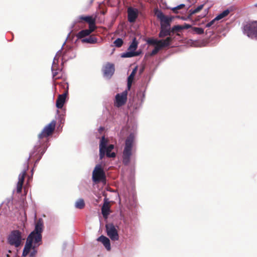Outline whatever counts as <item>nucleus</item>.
<instances>
[{
	"label": "nucleus",
	"mask_w": 257,
	"mask_h": 257,
	"mask_svg": "<svg viewBox=\"0 0 257 257\" xmlns=\"http://www.w3.org/2000/svg\"><path fill=\"white\" fill-rule=\"evenodd\" d=\"M193 30L197 34H202L204 33V30L201 28L194 27Z\"/></svg>",
	"instance_id": "obj_29"
},
{
	"label": "nucleus",
	"mask_w": 257,
	"mask_h": 257,
	"mask_svg": "<svg viewBox=\"0 0 257 257\" xmlns=\"http://www.w3.org/2000/svg\"><path fill=\"white\" fill-rule=\"evenodd\" d=\"M243 32L249 38L257 39V21L246 24L243 27Z\"/></svg>",
	"instance_id": "obj_6"
},
{
	"label": "nucleus",
	"mask_w": 257,
	"mask_h": 257,
	"mask_svg": "<svg viewBox=\"0 0 257 257\" xmlns=\"http://www.w3.org/2000/svg\"><path fill=\"white\" fill-rule=\"evenodd\" d=\"M66 97V94L64 93L58 96L56 100V105L58 108H61L65 102Z\"/></svg>",
	"instance_id": "obj_20"
},
{
	"label": "nucleus",
	"mask_w": 257,
	"mask_h": 257,
	"mask_svg": "<svg viewBox=\"0 0 257 257\" xmlns=\"http://www.w3.org/2000/svg\"><path fill=\"white\" fill-rule=\"evenodd\" d=\"M102 214L104 218H107L110 213V205L108 199L105 198L104 199V203L101 208Z\"/></svg>",
	"instance_id": "obj_16"
},
{
	"label": "nucleus",
	"mask_w": 257,
	"mask_h": 257,
	"mask_svg": "<svg viewBox=\"0 0 257 257\" xmlns=\"http://www.w3.org/2000/svg\"><path fill=\"white\" fill-rule=\"evenodd\" d=\"M137 67H136L135 68H134V69H133V70L132 71V73H132V74H133L135 75V74H136V72H137Z\"/></svg>",
	"instance_id": "obj_34"
},
{
	"label": "nucleus",
	"mask_w": 257,
	"mask_h": 257,
	"mask_svg": "<svg viewBox=\"0 0 257 257\" xmlns=\"http://www.w3.org/2000/svg\"><path fill=\"white\" fill-rule=\"evenodd\" d=\"M123 43V41L122 39L120 38H117L116 40H115L114 42V44L115 46L117 47H120Z\"/></svg>",
	"instance_id": "obj_28"
},
{
	"label": "nucleus",
	"mask_w": 257,
	"mask_h": 257,
	"mask_svg": "<svg viewBox=\"0 0 257 257\" xmlns=\"http://www.w3.org/2000/svg\"><path fill=\"white\" fill-rule=\"evenodd\" d=\"M81 20H83L89 24V27L96 28L95 26V18L90 16H80L78 17L75 23H79Z\"/></svg>",
	"instance_id": "obj_13"
},
{
	"label": "nucleus",
	"mask_w": 257,
	"mask_h": 257,
	"mask_svg": "<svg viewBox=\"0 0 257 257\" xmlns=\"http://www.w3.org/2000/svg\"><path fill=\"white\" fill-rule=\"evenodd\" d=\"M97 240L101 242L107 250H110L111 246L108 238L103 235H101L97 239Z\"/></svg>",
	"instance_id": "obj_19"
},
{
	"label": "nucleus",
	"mask_w": 257,
	"mask_h": 257,
	"mask_svg": "<svg viewBox=\"0 0 257 257\" xmlns=\"http://www.w3.org/2000/svg\"><path fill=\"white\" fill-rule=\"evenodd\" d=\"M161 31L159 34V37L160 38H163L165 36L170 35V27H161Z\"/></svg>",
	"instance_id": "obj_22"
},
{
	"label": "nucleus",
	"mask_w": 257,
	"mask_h": 257,
	"mask_svg": "<svg viewBox=\"0 0 257 257\" xmlns=\"http://www.w3.org/2000/svg\"><path fill=\"white\" fill-rule=\"evenodd\" d=\"M104 76L107 78H110L114 72L113 64L108 63L106 64L103 69Z\"/></svg>",
	"instance_id": "obj_14"
},
{
	"label": "nucleus",
	"mask_w": 257,
	"mask_h": 257,
	"mask_svg": "<svg viewBox=\"0 0 257 257\" xmlns=\"http://www.w3.org/2000/svg\"><path fill=\"white\" fill-rule=\"evenodd\" d=\"M61 50H59L57 52L55 57H54L53 59V62L52 64V71L53 72V77H55L56 76L57 74V72H54V68L56 67V65L57 64L58 61V58L61 55Z\"/></svg>",
	"instance_id": "obj_21"
},
{
	"label": "nucleus",
	"mask_w": 257,
	"mask_h": 257,
	"mask_svg": "<svg viewBox=\"0 0 257 257\" xmlns=\"http://www.w3.org/2000/svg\"><path fill=\"white\" fill-rule=\"evenodd\" d=\"M107 235L112 240L116 241L119 238L117 230L112 223L106 224L105 225Z\"/></svg>",
	"instance_id": "obj_10"
},
{
	"label": "nucleus",
	"mask_w": 257,
	"mask_h": 257,
	"mask_svg": "<svg viewBox=\"0 0 257 257\" xmlns=\"http://www.w3.org/2000/svg\"><path fill=\"white\" fill-rule=\"evenodd\" d=\"M216 21H217V20H215V18H214L213 20H212L211 21H210V22L208 23L206 25V27H207V28H209V27H210L212 26L213 25L214 23Z\"/></svg>",
	"instance_id": "obj_32"
},
{
	"label": "nucleus",
	"mask_w": 257,
	"mask_h": 257,
	"mask_svg": "<svg viewBox=\"0 0 257 257\" xmlns=\"http://www.w3.org/2000/svg\"><path fill=\"white\" fill-rule=\"evenodd\" d=\"M108 141L103 136L101 138L99 144V156L100 159H102L105 154L107 157L114 158L115 157V153H111V151L114 149L113 145L107 146Z\"/></svg>",
	"instance_id": "obj_4"
},
{
	"label": "nucleus",
	"mask_w": 257,
	"mask_h": 257,
	"mask_svg": "<svg viewBox=\"0 0 257 257\" xmlns=\"http://www.w3.org/2000/svg\"><path fill=\"white\" fill-rule=\"evenodd\" d=\"M137 133L134 131L126 137L122 152V161L123 164L127 165L130 161L133 154V148L135 144Z\"/></svg>",
	"instance_id": "obj_2"
},
{
	"label": "nucleus",
	"mask_w": 257,
	"mask_h": 257,
	"mask_svg": "<svg viewBox=\"0 0 257 257\" xmlns=\"http://www.w3.org/2000/svg\"><path fill=\"white\" fill-rule=\"evenodd\" d=\"M184 6V4H181V5H180L178 6H177L176 7H175L172 10L174 12H175L176 13V11L177 10H179V9H180L181 8H182Z\"/></svg>",
	"instance_id": "obj_31"
},
{
	"label": "nucleus",
	"mask_w": 257,
	"mask_h": 257,
	"mask_svg": "<svg viewBox=\"0 0 257 257\" xmlns=\"http://www.w3.org/2000/svg\"><path fill=\"white\" fill-rule=\"evenodd\" d=\"M127 13L128 21L131 23L135 22L138 17V10L132 8H128L127 9Z\"/></svg>",
	"instance_id": "obj_17"
},
{
	"label": "nucleus",
	"mask_w": 257,
	"mask_h": 257,
	"mask_svg": "<svg viewBox=\"0 0 257 257\" xmlns=\"http://www.w3.org/2000/svg\"><path fill=\"white\" fill-rule=\"evenodd\" d=\"M104 173L100 165H97L92 173V180L94 182H98L104 179Z\"/></svg>",
	"instance_id": "obj_11"
},
{
	"label": "nucleus",
	"mask_w": 257,
	"mask_h": 257,
	"mask_svg": "<svg viewBox=\"0 0 257 257\" xmlns=\"http://www.w3.org/2000/svg\"><path fill=\"white\" fill-rule=\"evenodd\" d=\"M85 206V203L83 199H79L77 200L75 203V207L76 208L82 209Z\"/></svg>",
	"instance_id": "obj_25"
},
{
	"label": "nucleus",
	"mask_w": 257,
	"mask_h": 257,
	"mask_svg": "<svg viewBox=\"0 0 257 257\" xmlns=\"http://www.w3.org/2000/svg\"><path fill=\"white\" fill-rule=\"evenodd\" d=\"M43 229V221L42 219H39L35 224V229L28 236L24 248L23 250L22 255L26 256L29 254L30 257H35L37 253V247L39 246L42 242L41 233Z\"/></svg>",
	"instance_id": "obj_1"
},
{
	"label": "nucleus",
	"mask_w": 257,
	"mask_h": 257,
	"mask_svg": "<svg viewBox=\"0 0 257 257\" xmlns=\"http://www.w3.org/2000/svg\"><path fill=\"white\" fill-rule=\"evenodd\" d=\"M182 29H187L191 28V25L187 24H185L184 25L182 26Z\"/></svg>",
	"instance_id": "obj_33"
},
{
	"label": "nucleus",
	"mask_w": 257,
	"mask_h": 257,
	"mask_svg": "<svg viewBox=\"0 0 257 257\" xmlns=\"http://www.w3.org/2000/svg\"><path fill=\"white\" fill-rule=\"evenodd\" d=\"M28 168V166H27L26 169L23 171L19 175L18 182L17 185V191L18 193H20L22 191L25 176Z\"/></svg>",
	"instance_id": "obj_15"
},
{
	"label": "nucleus",
	"mask_w": 257,
	"mask_h": 257,
	"mask_svg": "<svg viewBox=\"0 0 257 257\" xmlns=\"http://www.w3.org/2000/svg\"><path fill=\"white\" fill-rule=\"evenodd\" d=\"M96 28L89 27L88 30H83L80 31L76 35L78 39H82L86 36H89L93 32Z\"/></svg>",
	"instance_id": "obj_18"
},
{
	"label": "nucleus",
	"mask_w": 257,
	"mask_h": 257,
	"mask_svg": "<svg viewBox=\"0 0 257 257\" xmlns=\"http://www.w3.org/2000/svg\"><path fill=\"white\" fill-rule=\"evenodd\" d=\"M56 121L52 120L50 123L45 126L41 134L39 135V138H47L52 134L55 130Z\"/></svg>",
	"instance_id": "obj_9"
},
{
	"label": "nucleus",
	"mask_w": 257,
	"mask_h": 257,
	"mask_svg": "<svg viewBox=\"0 0 257 257\" xmlns=\"http://www.w3.org/2000/svg\"><path fill=\"white\" fill-rule=\"evenodd\" d=\"M155 14L161 22V27H170V23L173 20L172 17L165 16L163 13L159 10H155Z\"/></svg>",
	"instance_id": "obj_8"
},
{
	"label": "nucleus",
	"mask_w": 257,
	"mask_h": 257,
	"mask_svg": "<svg viewBox=\"0 0 257 257\" xmlns=\"http://www.w3.org/2000/svg\"><path fill=\"white\" fill-rule=\"evenodd\" d=\"M103 129V128L102 127H100V128H99L100 131H102Z\"/></svg>",
	"instance_id": "obj_36"
},
{
	"label": "nucleus",
	"mask_w": 257,
	"mask_h": 257,
	"mask_svg": "<svg viewBox=\"0 0 257 257\" xmlns=\"http://www.w3.org/2000/svg\"><path fill=\"white\" fill-rule=\"evenodd\" d=\"M97 38L91 36L81 40V42L83 43H87L89 44H95L97 42Z\"/></svg>",
	"instance_id": "obj_23"
},
{
	"label": "nucleus",
	"mask_w": 257,
	"mask_h": 257,
	"mask_svg": "<svg viewBox=\"0 0 257 257\" xmlns=\"http://www.w3.org/2000/svg\"><path fill=\"white\" fill-rule=\"evenodd\" d=\"M182 29V26L176 25L172 28V31H177Z\"/></svg>",
	"instance_id": "obj_30"
},
{
	"label": "nucleus",
	"mask_w": 257,
	"mask_h": 257,
	"mask_svg": "<svg viewBox=\"0 0 257 257\" xmlns=\"http://www.w3.org/2000/svg\"><path fill=\"white\" fill-rule=\"evenodd\" d=\"M138 42L137 41L136 38H135L128 47L127 51L122 53L121 57L122 58H131L139 55L140 53L136 51L138 47Z\"/></svg>",
	"instance_id": "obj_7"
},
{
	"label": "nucleus",
	"mask_w": 257,
	"mask_h": 257,
	"mask_svg": "<svg viewBox=\"0 0 257 257\" xmlns=\"http://www.w3.org/2000/svg\"><path fill=\"white\" fill-rule=\"evenodd\" d=\"M127 91L125 90L122 93L116 95L114 100V105L120 107L125 104L127 99Z\"/></svg>",
	"instance_id": "obj_12"
},
{
	"label": "nucleus",
	"mask_w": 257,
	"mask_h": 257,
	"mask_svg": "<svg viewBox=\"0 0 257 257\" xmlns=\"http://www.w3.org/2000/svg\"><path fill=\"white\" fill-rule=\"evenodd\" d=\"M256 6H257V4L256 5Z\"/></svg>",
	"instance_id": "obj_37"
},
{
	"label": "nucleus",
	"mask_w": 257,
	"mask_h": 257,
	"mask_svg": "<svg viewBox=\"0 0 257 257\" xmlns=\"http://www.w3.org/2000/svg\"><path fill=\"white\" fill-rule=\"evenodd\" d=\"M24 238L22 235V232L19 230H14L11 232L8 237V241L11 245L16 247H19Z\"/></svg>",
	"instance_id": "obj_5"
},
{
	"label": "nucleus",
	"mask_w": 257,
	"mask_h": 257,
	"mask_svg": "<svg viewBox=\"0 0 257 257\" xmlns=\"http://www.w3.org/2000/svg\"><path fill=\"white\" fill-rule=\"evenodd\" d=\"M229 13V11L227 9L219 14L218 15H217L215 18V20H216L217 21L220 20L222 19V18H224L225 17L227 16Z\"/></svg>",
	"instance_id": "obj_24"
},
{
	"label": "nucleus",
	"mask_w": 257,
	"mask_h": 257,
	"mask_svg": "<svg viewBox=\"0 0 257 257\" xmlns=\"http://www.w3.org/2000/svg\"><path fill=\"white\" fill-rule=\"evenodd\" d=\"M142 100H141V103H142L143 101V98L145 97V93L144 92H143L142 93Z\"/></svg>",
	"instance_id": "obj_35"
},
{
	"label": "nucleus",
	"mask_w": 257,
	"mask_h": 257,
	"mask_svg": "<svg viewBox=\"0 0 257 257\" xmlns=\"http://www.w3.org/2000/svg\"><path fill=\"white\" fill-rule=\"evenodd\" d=\"M135 75L131 73L130 76L128 77V78H127V88H128V90L130 89V88L131 87L132 83L133 81L134 80Z\"/></svg>",
	"instance_id": "obj_27"
},
{
	"label": "nucleus",
	"mask_w": 257,
	"mask_h": 257,
	"mask_svg": "<svg viewBox=\"0 0 257 257\" xmlns=\"http://www.w3.org/2000/svg\"><path fill=\"white\" fill-rule=\"evenodd\" d=\"M172 40V39L171 37H167L165 40H158L153 38L148 39L146 40L147 44L155 46V48L150 53V55H155L163 48L169 46Z\"/></svg>",
	"instance_id": "obj_3"
},
{
	"label": "nucleus",
	"mask_w": 257,
	"mask_h": 257,
	"mask_svg": "<svg viewBox=\"0 0 257 257\" xmlns=\"http://www.w3.org/2000/svg\"><path fill=\"white\" fill-rule=\"evenodd\" d=\"M203 6H204V5H201L198 6L196 9H195L194 10L191 9L189 11L190 15L192 16L193 14L198 13L202 9V8H203Z\"/></svg>",
	"instance_id": "obj_26"
}]
</instances>
